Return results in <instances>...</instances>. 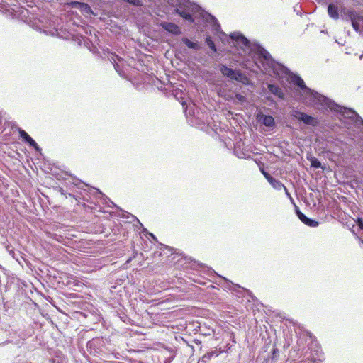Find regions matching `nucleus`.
<instances>
[{"mask_svg":"<svg viewBox=\"0 0 363 363\" xmlns=\"http://www.w3.org/2000/svg\"><path fill=\"white\" fill-rule=\"evenodd\" d=\"M230 37L238 45H242L244 48L252 50L255 52V54L257 55L255 62L259 69H262L266 73H272L279 77L289 75L291 82L303 91L306 97H309L312 101L316 104L326 106L331 111L341 113L345 120L349 121L347 123L342 121V123L345 124L348 129H352L357 133L363 134V118L355 111L340 106L326 96L307 87L300 76L291 73L286 67L275 61L269 52L259 44H254V48H252L250 41L242 33L234 32L230 35Z\"/></svg>","mask_w":363,"mask_h":363,"instance_id":"obj_1","label":"nucleus"},{"mask_svg":"<svg viewBox=\"0 0 363 363\" xmlns=\"http://www.w3.org/2000/svg\"><path fill=\"white\" fill-rule=\"evenodd\" d=\"M170 6L176 7L175 12L185 20L194 22L192 15L199 13L208 23L212 24V28L216 33L224 34L217 19L211 14L206 12L198 4L191 3L189 0H165Z\"/></svg>","mask_w":363,"mask_h":363,"instance_id":"obj_2","label":"nucleus"},{"mask_svg":"<svg viewBox=\"0 0 363 363\" xmlns=\"http://www.w3.org/2000/svg\"><path fill=\"white\" fill-rule=\"evenodd\" d=\"M219 70L224 77L230 80L240 82L244 85L250 84V79L240 69H233L228 67L226 65L220 64Z\"/></svg>","mask_w":363,"mask_h":363,"instance_id":"obj_3","label":"nucleus"},{"mask_svg":"<svg viewBox=\"0 0 363 363\" xmlns=\"http://www.w3.org/2000/svg\"><path fill=\"white\" fill-rule=\"evenodd\" d=\"M292 116L306 125L312 126H316L318 125V120L315 118L306 114V113L299 111H294Z\"/></svg>","mask_w":363,"mask_h":363,"instance_id":"obj_4","label":"nucleus"},{"mask_svg":"<svg viewBox=\"0 0 363 363\" xmlns=\"http://www.w3.org/2000/svg\"><path fill=\"white\" fill-rule=\"evenodd\" d=\"M104 345V340L101 338H94L87 342V348L89 352L94 355L100 354L102 352L101 347Z\"/></svg>","mask_w":363,"mask_h":363,"instance_id":"obj_5","label":"nucleus"},{"mask_svg":"<svg viewBox=\"0 0 363 363\" xmlns=\"http://www.w3.org/2000/svg\"><path fill=\"white\" fill-rule=\"evenodd\" d=\"M161 27L169 33L179 35L182 33L180 28L175 23L172 22H162L160 23Z\"/></svg>","mask_w":363,"mask_h":363,"instance_id":"obj_6","label":"nucleus"},{"mask_svg":"<svg viewBox=\"0 0 363 363\" xmlns=\"http://www.w3.org/2000/svg\"><path fill=\"white\" fill-rule=\"evenodd\" d=\"M19 135L22 138L23 142L28 143L30 147H33L37 152L41 150L37 143L25 130L19 129Z\"/></svg>","mask_w":363,"mask_h":363,"instance_id":"obj_7","label":"nucleus"},{"mask_svg":"<svg viewBox=\"0 0 363 363\" xmlns=\"http://www.w3.org/2000/svg\"><path fill=\"white\" fill-rule=\"evenodd\" d=\"M257 119L259 122L267 127L272 128L275 125L274 118L270 115H258Z\"/></svg>","mask_w":363,"mask_h":363,"instance_id":"obj_8","label":"nucleus"},{"mask_svg":"<svg viewBox=\"0 0 363 363\" xmlns=\"http://www.w3.org/2000/svg\"><path fill=\"white\" fill-rule=\"evenodd\" d=\"M347 16L352 22V26L354 30L358 32L359 30V25L356 21L357 18H359L358 14L354 10H350L347 11Z\"/></svg>","mask_w":363,"mask_h":363,"instance_id":"obj_9","label":"nucleus"},{"mask_svg":"<svg viewBox=\"0 0 363 363\" xmlns=\"http://www.w3.org/2000/svg\"><path fill=\"white\" fill-rule=\"evenodd\" d=\"M268 89L272 94L279 99H283L284 98V94L279 86L274 84H269Z\"/></svg>","mask_w":363,"mask_h":363,"instance_id":"obj_10","label":"nucleus"},{"mask_svg":"<svg viewBox=\"0 0 363 363\" xmlns=\"http://www.w3.org/2000/svg\"><path fill=\"white\" fill-rule=\"evenodd\" d=\"M328 13L329 16L333 19L337 20L339 18V12L337 6L334 4H330L328 6Z\"/></svg>","mask_w":363,"mask_h":363,"instance_id":"obj_11","label":"nucleus"},{"mask_svg":"<svg viewBox=\"0 0 363 363\" xmlns=\"http://www.w3.org/2000/svg\"><path fill=\"white\" fill-rule=\"evenodd\" d=\"M182 40L186 45V46L190 49L195 50H199L201 49V45L198 42H192L186 37H184Z\"/></svg>","mask_w":363,"mask_h":363,"instance_id":"obj_12","label":"nucleus"},{"mask_svg":"<svg viewBox=\"0 0 363 363\" xmlns=\"http://www.w3.org/2000/svg\"><path fill=\"white\" fill-rule=\"evenodd\" d=\"M272 186L274 189H277V190H281V189H284L286 194L290 196V194L288 192V190L285 187V186L279 180L274 179L273 177L272 180H271L269 182Z\"/></svg>","mask_w":363,"mask_h":363,"instance_id":"obj_13","label":"nucleus"},{"mask_svg":"<svg viewBox=\"0 0 363 363\" xmlns=\"http://www.w3.org/2000/svg\"><path fill=\"white\" fill-rule=\"evenodd\" d=\"M305 225L310 226V227H317L318 225V222L311 219L310 218H308L305 214L302 216V218L300 219Z\"/></svg>","mask_w":363,"mask_h":363,"instance_id":"obj_14","label":"nucleus"},{"mask_svg":"<svg viewBox=\"0 0 363 363\" xmlns=\"http://www.w3.org/2000/svg\"><path fill=\"white\" fill-rule=\"evenodd\" d=\"M205 42L213 52H217L216 46L211 36H209V35L206 36V39H205Z\"/></svg>","mask_w":363,"mask_h":363,"instance_id":"obj_15","label":"nucleus"},{"mask_svg":"<svg viewBox=\"0 0 363 363\" xmlns=\"http://www.w3.org/2000/svg\"><path fill=\"white\" fill-rule=\"evenodd\" d=\"M308 160H309L310 162H311V166L313 168H316V169H318V168H322L323 169V167H322V164H321V162L315 157H311V158H308Z\"/></svg>","mask_w":363,"mask_h":363,"instance_id":"obj_16","label":"nucleus"},{"mask_svg":"<svg viewBox=\"0 0 363 363\" xmlns=\"http://www.w3.org/2000/svg\"><path fill=\"white\" fill-rule=\"evenodd\" d=\"M218 355V353L217 351H211L209 352H207L202 357V361L207 362L210 360L213 357H217Z\"/></svg>","mask_w":363,"mask_h":363,"instance_id":"obj_17","label":"nucleus"},{"mask_svg":"<svg viewBox=\"0 0 363 363\" xmlns=\"http://www.w3.org/2000/svg\"><path fill=\"white\" fill-rule=\"evenodd\" d=\"M9 255L12 256L13 258H14L18 263L20 262V258H23L21 252L18 251L15 252L14 250H11L9 251Z\"/></svg>","mask_w":363,"mask_h":363,"instance_id":"obj_18","label":"nucleus"},{"mask_svg":"<svg viewBox=\"0 0 363 363\" xmlns=\"http://www.w3.org/2000/svg\"><path fill=\"white\" fill-rule=\"evenodd\" d=\"M194 105L189 106H186L184 108V113H185L186 116H194L195 110H194Z\"/></svg>","mask_w":363,"mask_h":363,"instance_id":"obj_19","label":"nucleus"},{"mask_svg":"<svg viewBox=\"0 0 363 363\" xmlns=\"http://www.w3.org/2000/svg\"><path fill=\"white\" fill-rule=\"evenodd\" d=\"M279 355V350L277 348L274 347L272 351V357H271L272 363L277 362Z\"/></svg>","mask_w":363,"mask_h":363,"instance_id":"obj_20","label":"nucleus"},{"mask_svg":"<svg viewBox=\"0 0 363 363\" xmlns=\"http://www.w3.org/2000/svg\"><path fill=\"white\" fill-rule=\"evenodd\" d=\"M122 217L123 218H132L134 220H136L137 222L140 225H142V224L140 223V222L139 221V220L134 216V215H132L131 213L127 212V211H122Z\"/></svg>","mask_w":363,"mask_h":363,"instance_id":"obj_21","label":"nucleus"},{"mask_svg":"<svg viewBox=\"0 0 363 363\" xmlns=\"http://www.w3.org/2000/svg\"><path fill=\"white\" fill-rule=\"evenodd\" d=\"M97 194H99L100 197H101V199H103L104 200V201H105V202H107V201H108V202H110V203H111L113 206L116 207V206L114 204V203H113V201H111L110 200V199H108V198L105 194H104L102 192H101V191H99L98 189H97Z\"/></svg>","mask_w":363,"mask_h":363,"instance_id":"obj_22","label":"nucleus"},{"mask_svg":"<svg viewBox=\"0 0 363 363\" xmlns=\"http://www.w3.org/2000/svg\"><path fill=\"white\" fill-rule=\"evenodd\" d=\"M235 99L238 101L240 104H243L246 101V98L243 95L240 94H236L235 96Z\"/></svg>","mask_w":363,"mask_h":363,"instance_id":"obj_23","label":"nucleus"},{"mask_svg":"<svg viewBox=\"0 0 363 363\" xmlns=\"http://www.w3.org/2000/svg\"><path fill=\"white\" fill-rule=\"evenodd\" d=\"M119 57L118 55H113L111 56V62H113V65H114V67H115V69L118 72V65L116 62V59L117 60H119Z\"/></svg>","mask_w":363,"mask_h":363,"instance_id":"obj_24","label":"nucleus"},{"mask_svg":"<svg viewBox=\"0 0 363 363\" xmlns=\"http://www.w3.org/2000/svg\"><path fill=\"white\" fill-rule=\"evenodd\" d=\"M18 336H19V339L18 340L13 342L17 345L22 344L23 340H24L26 337V335L23 333H21Z\"/></svg>","mask_w":363,"mask_h":363,"instance_id":"obj_25","label":"nucleus"},{"mask_svg":"<svg viewBox=\"0 0 363 363\" xmlns=\"http://www.w3.org/2000/svg\"><path fill=\"white\" fill-rule=\"evenodd\" d=\"M307 333V335L308 336L310 340H311V346L309 349L312 350L313 349V339L315 338L313 335H312V333H310V332H306Z\"/></svg>","mask_w":363,"mask_h":363,"instance_id":"obj_26","label":"nucleus"},{"mask_svg":"<svg viewBox=\"0 0 363 363\" xmlns=\"http://www.w3.org/2000/svg\"><path fill=\"white\" fill-rule=\"evenodd\" d=\"M242 290L246 293L247 296H249L250 298H251L252 299V301L255 300V297L252 295V294L250 291H249L248 289H242Z\"/></svg>","mask_w":363,"mask_h":363,"instance_id":"obj_27","label":"nucleus"},{"mask_svg":"<svg viewBox=\"0 0 363 363\" xmlns=\"http://www.w3.org/2000/svg\"><path fill=\"white\" fill-rule=\"evenodd\" d=\"M314 352L315 353V356L317 357V358H320V356L318 354L319 347L317 343L315 344Z\"/></svg>","mask_w":363,"mask_h":363,"instance_id":"obj_28","label":"nucleus"},{"mask_svg":"<svg viewBox=\"0 0 363 363\" xmlns=\"http://www.w3.org/2000/svg\"><path fill=\"white\" fill-rule=\"evenodd\" d=\"M143 233H145L148 234L152 238V240H157V238L155 237V235L151 233H148L147 229L143 228Z\"/></svg>","mask_w":363,"mask_h":363,"instance_id":"obj_29","label":"nucleus"},{"mask_svg":"<svg viewBox=\"0 0 363 363\" xmlns=\"http://www.w3.org/2000/svg\"><path fill=\"white\" fill-rule=\"evenodd\" d=\"M79 4H80V5H81V9H84V10L90 11V7H89L86 4H84V3H79Z\"/></svg>","mask_w":363,"mask_h":363,"instance_id":"obj_30","label":"nucleus"},{"mask_svg":"<svg viewBox=\"0 0 363 363\" xmlns=\"http://www.w3.org/2000/svg\"><path fill=\"white\" fill-rule=\"evenodd\" d=\"M296 213L299 219H301L302 216L304 215L297 207L296 208Z\"/></svg>","mask_w":363,"mask_h":363,"instance_id":"obj_31","label":"nucleus"},{"mask_svg":"<svg viewBox=\"0 0 363 363\" xmlns=\"http://www.w3.org/2000/svg\"><path fill=\"white\" fill-rule=\"evenodd\" d=\"M74 180L76 181V182H74V184L77 186L78 185H83V186H87L85 183H83L82 181L77 179V178H74Z\"/></svg>","mask_w":363,"mask_h":363,"instance_id":"obj_32","label":"nucleus"},{"mask_svg":"<svg viewBox=\"0 0 363 363\" xmlns=\"http://www.w3.org/2000/svg\"><path fill=\"white\" fill-rule=\"evenodd\" d=\"M173 359H174V356L170 355L168 357L165 358L164 363H170L173 360Z\"/></svg>","mask_w":363,"mask_h":363,"instance_id":"obj_33","label":"nucleus"},{"mask_svg":"<svg viewBox=\"0 0 363 363\" xmlns=\"http://www.w3.org/2000/svg\"><path fill=\"white\" fill-rule=\"evenodd\" d=\"M308 359L313 361V363H315L316 357L313 354H311L309 357H307Z\"/></svg>","mask_w":363,"mask_h":363,"instance_id":"obj_34","label":"nucleus"},{"mask_svg":"<svg viewBox=\"0 0 363 363\" xmlns=\"http://www.w3.org/2000/svg\"><path fill=\"white\" fill-rule=\"evenodd\" d=\"M266 179L269 182L271 180H272L273 177H272L269 174H265Z\"/></svg>","mask_w":363,"mask_h":363,"instance_id":"obj_35","label":"nucleus"},{"mask_svg":"<svg viewBox=\"0 0 363 363\" xmlns=\"http://www.w3.org/2000/svg\"><path fill=\"white\" fill-rule=\"evenodd\" d=\"M358 225L359 226V228L361 229H363V221L359 218V220H358Z\"/></svg>","mask_w":363,"mask_h":363,"instance_id":"obj_36","label":"nucleus"},{"mask_svg":"<svg viewBox=\"0 0 363 363\" xmlns=\"http://www.w3.org/2000/svg\"><path fill=\"white\" fill-rule=\"evenodd\" d=\"M266 99H267V100L269 101L272 103L274 102V99L271 96H267Z\"/></svg>","mask_w":363,"mask_h":363,"instance_id":"obj_37","label":"nucleus"},{"mask_svg":"<svg viewBox=\"0 0 363 363\" xmlns=\"http://www.w3.org/2000/svg\"><path fill=\"white\" fill-rule=\"evenodd\" d=\"M231 285H232V286H233V287H238V288H240V286L239 285H235V284H233V283H231Z\"/></svg>","mask_w":363,"mask_h":363,"instance_id":"obj_38","label":"nucleus"},{"mask_svg":"<svg viewBox=\"0 0 363 363\" xmlns=\"http://www.w3.org/2000/svg\"><path fill=\"white\" fill-rule=\"evenodd\" d=\"M262 173L264 174V176L265 177V174H268L269 173L264 172V170H262Z\"/></svg>","mask_w":363,"mask_h":363,"instance_id":"obj_39","label":"nucleus"},{"mask_svg":"<svg viewBox=\"0 0 363 363\" xmlns=\"http://www.w3.org/2000/svg\"><path fill=\"white\" fill-rule=\"evenodd\" d=\"M262 173L264 174V176L265 177V174H268L269 173L264 172V170H262Z\"/></svg>","mask_w":363,"mask_h":363,"instance_id":"obj_40","label":"nucleus"},{"mask_svg":"<svg viewBox=\"0 0 363 363\" xmlns=\"http://www.w3.org/2000/svg\"><path fill=\"white\" fill-rule=\"evenodd\" d=\"M162 246H163L164 247L167 248V249H169V250H171L170 248H169L168 246H166V245H164L162 244H160Z\"/></svg>","mask_w":363,"mask_h":363,"instance_id":"obj_41","label":"nucleus"},{"mask_svg":"<svg viewBox=\"0 0 363 363\" xmlns=\"http://www.w3.org/2000/svg\"><path fill=\"white\" fill-rule=\"evenodd\" d=\"M219 277L222 279H223L225 281H227V279L221 276H219Z\"/></svg>","mask_w":363,"mask_h":363,"instance_id":"obj_42","label":"nucleus"},{"mask_svg":"<svg viewBox=\"0 0 363 363\" xmlns=\"http://www.w3.org/2000/svg\"><path fill=\"white\" fill-rule=\"evenodd\" d=\"M214 274H216V276H218V277L220 276V275H218V273H216V272H214Z\"/></svg>","mask_w":363,"mask_h":363,"instance_id":"obj_43","label":"nucleus"},{"mask_svg":"<svg viewBox=\"0 0 363 363\" xmlns=\"http://www.w3.org/2000/svg\"><path fill=\"white\" fill-rule=\"evenodd\" d=\"M214 274H216V276H218V277L220 276V275H218V273H216V272H214Z\"/></svg>","mask_w":363,"mask_h":363,"instance_id":"obj_44","label":"nucleus"},{"mask_svg":"<svg viewBox=\"0 0 363 363\" xmlns=\"http://www.w3.org/2000/svg\"><path fill=\"white\" fill-rule=\"evenodd\" d=\"M214 274H216V276H218V277L220 276V275H218V273H216V272H214Z\"/></svg>","mask_w":363,"mask_h":363,"instance_id":"obj_45","label":"nucleus"},{"mask_svg":"<svg viewBox=\"0 0 363 363\" xmlns=\"http://www.w3.org/2000/svg\"><path fill=\"white\" fill-rule=\"evenodd\" d=\"M106 203H109L110 202H108V201H107V202H106ZM108 206H110V204H108Z\"/></svg>","mask_w":363,"mask_h":363,"instance_id":"obj_46","label":"nucleus"}]
</instances>
